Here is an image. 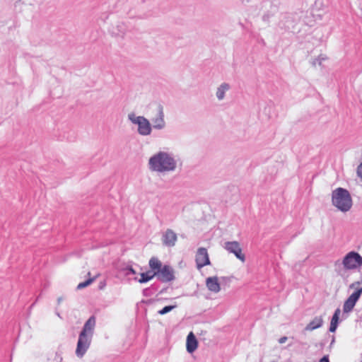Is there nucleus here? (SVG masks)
<instances>
[{"label":"nucleus","instance_id":"1","mask_svg":"<svg viewBox=\"0 0 362 362\" xmlns=\"http://www.w3.org/2000/svg\"><path fill=\"white\" fill-rule=\"evenodd\" d=\"M95 322V317L94 315L90 316L85 322L79 333L76 349V355L78 358H82L90 346Z\"/></svg>","mask_w":362,"mask_h":362},{"label":"nucleus","instance_id":"2","mask_svg":"<svg viewBox=\"0 0 362 362\" xmlns=\"http://www.w3.org/2000/svg\"><path fill=\"white\" fill-rule=\"evenodd\" d=\"M148 165L151 170L163 173L174 171L177 167V162L170 153L159 151L149 158Z\"/></svg>","mask_w":362,"mask_h":362},{"label":"nucleus","instance_id":"3","mask_svg":"<svg viewBox=\"0 0 362 362\" xmlns=\"http://www.w3.org/2000/svg\"><path fill=\"white\" fill-rule=\"evenodd\" d=\"M332 204L342 212H346L352 206V199L349 192L344 188L338 187L332 193Z\"/></svg>","mask_w":362,"mask_h":362},{"label":"nucleus","instance_id":"4","mask_svg":"<svg viewBox=\"0 0 362 362\" xmlns=\"http://www.w3.org/2000/svg\"><path fill=\"white\" fill-rule=\"evenodd\" d=\"M300 17L297 13H284L280 15L278 27L284 32H295Z\"/></svg>","mask_w":362,"mask_h":362},{"label":"nucleus","instance_id":"5","mask_svg":"<svg viewBox=\"0 0 362 362\" xmlns=\"http://www.w3.org/2000/svg\"><path fill=\"white\" fill-rule=\"evenodd\" d=\"M129 120L138 125L137 132L141 136H148L151 134L152 126L148 119L144 116H136L134 113L128 115Z\"/></svg>","mask_w":362,"mask_h":362},{"label":"nucleus","instance_id":"6","mask_svg":"<svg viewBox=\"0 0 362 362\" xmlns=\"http://www.w3.org/2000/svg\"><path fill=\"white\" fill-rule=\"evenodd\" d=\"M342 264L346 269H356L362 265V256L357 252H349L344 256Z\"/></svg>","mask_w":362,"mask_h":362},{"label":"nucleus","instance_id":"7","mask_svg":"<svg viewBox=\"0 0 362 362\" xmlns=\"http://www.w3.org/2000/svg\"><path fill=\"white\" fill-rule=\"evenodd\" d=\"M156 273L158 279L162 282H170L175 279L174 269L168 264L163 265Z\"/></svg>","mask_w":362,"mask_h":362},{"label":"nucleus","instance_id":"8","mask_svg":"<svg viewBox=\"0 0 362 362\" xmlns=\"http://www.w3.org/2000/svg\"><path fill=\"white\" fill-rule=\"evenodd\" d=\"M362 295V287L358 288L354 292H353L349 297L345 300L343 306V310L344 313H349L351 311L356 302Z\"/></svg>","mask_w":362,"mask_h":362},{"label":"nucleus","instance_id":"9","mask_svg":"<svg viewBox=\"0 0 362 362\" xmlns=\"http://www.w3.org/2000/svg\"><path fill=\"white\" fill-rule=\"evenodd\" d=\"M224 248L230 253H233L236 258L242 262L245 261V256L242 253V249L237 241H228L224 244Z\"/></svg>","mask_w":362,"mask_h":362},{"label":"nucleus","instance_id":"10","mask_svg":"<svg viewBox=\"0 0 362 362\" xmlns=\"http://www.w3.org/2000/svg\"><path fill=\"white\" fill-rule=\"evenodd\" d=\"M195 262L199 269L211 264L207 250L205 247H199L197 250Z\"/></svg>","mask_w":362,"mask_h":362},{"label":"nucleus","instance_id":"11","mask_svg":"<svg viewBox=\"0 0 362 362\" xmlns=\"http://www.w3.org/2000/svg\"><path fill=\"white\" fill-rule=\"evenodd\" d=\"M152 129L160 130L165 128V122L164 119L163 107L161 105H158L157 116L152 119Z\"/></svg>","mask_w":362,"mask_h":362},{"label":"nucleus","instance_id":"12","mask_svg":"<svg viewBox=\"0 0 362 362\" xmlns=\"http://www.w3.org/2000/svg\"><path fill=\"white\" fill-rule=\"evenodd\" d=\"M177 235L171 229H167L163 235V243L168 247H173L177 241Z\"/></svg>","mask_w":362,"mask_h":362},{"label":"nucleus","instance_id":"13","mask_svg":"<svg viewBox=\"0 0 362 362\" xmlns=\"http://www.w3.org/2000/svg\"><path fill=\"white\" fill-rule=\"evenodd\" d=\"M198 347V341L192 332H190L187 337L186 349L188 353L192 354Z\"/></svg>","mask_w":362,"mask_h":362},{"label":"nucleus","instance_id":"14","mask_svg":"<svg viewBox=\"0 0 362 362\" xmlns=\"http://www.w3.org/2000/svg\"><path fill=\"white\" fill-rule=\"evenodd\" d=\"M207 288L214 293H218L221 290L220 284L217 276H210L206 280Z\"/></svg>","mask_w":362,"mask_h":362},{"label":"nucleus","instance_id":"15","mask_svg":"<svg viewBox=\"0 0 362 362\" xmlns=\"http://www.w3.org/2000/svg\"><path fill=\"white\" fill-rule=\"evenodd\" d=\"M322 325L323 319L322 316H316L306 325L305 329L307 331H313L315 329L321 327Z\"/></svg>","mask_w":362,"mask_h":362},{"label":"nucleus","instance_id":"16","mask_svg":"<svg viewBox=\"0 0 362 362\" xmlns=\"http://www.w3.org/2000/svg\"><path fill=\"white\" fill-rule=\"evenodd\" d=\"M140 275V279L134 278V280L138 281L140 284H145L152 280L155 276H157V273L149 270L146 272L141 273Z\"/></svg>","mask_w":362,"mask_h":362},{"label":"nucleus","instance_id":"17","mask_svg":"<svg viewBox=\"0 0 362 362\" xmlns=\"http://www.w3.org/2000/svg\"><path fill=\"white\" fill-rule=\"evenodd\" d=\"M151 271L153 272H158L163 267L161 262L156 257H153L148 262Z\"/></svg>","mask_w":362,"mask_h":362},{"label":"nucleus","instance_id":"18","mask_svg":"<svg viewBox=\"0 0 362 362\" xmlns=\"http://www.w3.org/2000/svg\"><path fill=\"white\" fill-rule=\"evenodd\" d=\"M230 86L228 83H223L218 88L216 91V97L219 100H221L225 97V93L229 90Z\"/></svg>","mask_w":362,"mask_h":362},{"label":"nucleus","instance_id":"19","mask_svg":"<svg viewBox=\"0 0 362 362\" xmlns=\"http://www.w3.org/2000/svg\"><path fill=\"white\" fill-rule=\"evenodd\" d=\"M158 286L156 284H152L151 286L146 288L143 290L142 293L146 297L153 296L157 291Z\"/></svg>","mask_w":362,"mask_h":362},{"label":"nucleus","instance_id":"20","mask_svg":"<svg viewBox=\"0 0 362 362\" xmlns=\"http://www.w3.org/2000/svg\"><path fill=\"white\" fill-rule=\"evenodd\" d=\"M177 307V305H166L163 307L161 310L158 311V313L160 315H165L168 313L169 312L172 311L174 308Z\"/></svg>","mask_w":362,"mask_h":362},{"label":"nucleus","instance_id":"21","mask_svg":"<svg viewBox=\"0 0 362 362\" xmlns=\"http://www.w3.org/2000/svg\"><path fill=\"white\" fill-rule=\"evenodd\" d=\"M95 278H96V276H95L93 278H90L83 282H81L80 284H78L77 289H82L83 288L87 287L88 286H89L91 283H93L95 281Z\"/></svg>","mask_w":362,"mask_h":362},{"label":"nucleus","instance_id":"22","mask_svg":"<svg viewBox=\"0 0 362 362\" xmlns=\"http://www.w3.org/2000/svg\"><path fill=\"white\" fill-rule=\"evenodd\" d=\"M341 313V310L339 308H337L332 317L331 322L334 323H339V315Z\"/></svg>","mask_w":362,"mask_h":362},{"label":"nucleus","instance_id":"23","mask_svg":"<svg viewBox=\"0 0 362 362\" xmlns=\"http://www.w3.org/2000/svg\"><path fill=\"white\" fill-rule=\"evenodd\" d=\"M327 59V57L323 55V54H320L318 56L317 58H315L313 62H312V64L313 66H315L317 64H319V65H321L322 64V61L325 60Z\"/></svg>","mask_w":362,"mask_h":362},{"label":"nucleus","instance_id":"24","mask_svg":"<svg viewBox=\"0 0 362 362\" xmlns=\"http://www.w3.org/2000/svg\"><path fill=\"white\" fill-rule=\"evenodd\" d=\"M123 271L124 272L125 275H127V276L130 275V274H136L134 269L132 266H129V265L125 267L123 269Z\"/></svg>","mask_w":362,"mask_h":362},{"label":"nucleus","instance_id":"25","mask_svg":"<svg viewBox=\"0 0 362 362\" xmlns=\"http://www.w3.org/2000/svg\"><path fill=\"white\" fill-rule=\"evenodd\" d=\"M338 325H339L338 323H334V322H330V326L329 328V331L330 332H334L337 330Z\"/></svg>","mask_w":362,"mask_h":362},{"label":"nucleus","instance_id":"26","mask_svg":"<svg viewBox=\"0 0 362 362\" xmlns=\"http://www.w3.org/2000/svg\"><path fill=\"white\" fill-rule=\"evenodd\" d=\"M338 325H339L338 323H334V322H330V326L329 328V331L330 332H334L337 330Z\"/></svg>","mask_w":362,"mask_h":362},{"label":"nucleus","instance_id":"27","mask_svg":"<svg viewBox=\"0 0 362 362\" xmlns=\"http://www.w3.org/2000/svg\"><path fill=\"white\" fill-rule=\"evenodd\" d=\"M357 175L362 180V163H361L357 168Z\"/></svg>","mask_w":362,"mask_h":362},{"label":"nucleus","instance_id":"28","mask_svg":"<svg viewBox=\"0 0 362 362\" xmlns=\"http://www.w3.org/2000/svg\"><path fill=\"white\" fill-rule=\"evenodd\" d=\"M107 284H106V281L105 280H103L101 281H100L99 284H98V289L99 290H103L105 288Z\"/></svg>","mask_w":362,"mask_h":362},{"label":"nucleus","instance_id":"29","mask_svg":"<svg viewBox=\"0 0 362 362\" xmlns=\"http://www.w3.org/2000/svg\"><path fill=\"white\" fill-rule=\"evenodd\" d=\"M319 362H329V358L328 355L323 356L319 361Z\"/></svg>","mask_w":362,"mask_h":362},{"label":"nucleus","instance_id":"30","mask_svg":"<svg viewBox=\"0 0 362 362\" xmlns=\"http://www.w3.org/2000/svg\"><path fill=\"white\" fill-rule=\"evenodd\" d=\"M270 18V15L269 13H266L262 16V20L264 22H268Z\"/></svg>","mask_w":362,"mask_h":362},{"label":"nucleus","instance_id":"31","mask_svg":"<svg viewBox=\"0 0 362 362\" xmlns=\"http://www.w3.org/2000/svg\"><path fill=\"white\" fill-rule=\"evenodd\" d=\"M287 339H288V338L286 337H282L279 339V343L284 344L286 341Z\"/></svg>","mask_w":362,"mask_h":362},{"label":"nucleus","instance_id":"32","mask_svg":"<svg viewBox=\"0 0 362 362\" xmlns=\"http://www.w3.org/2000/svg\"><path fill=\"white\" fill-rule=\"evenodd\" d=\"M358 285V284H356V281L352 283L350 286H349V288H354L356 287V286Z\"/></svg>","mask_w":362,"mask_h":362},{"label":"nucleus","instance_id":"33","mask_svg":"<svg viewBox=\"0 0 362 362\" xmlns=\"http://www.w3.org/2000/svg\"><path fill=\"white\" fill-rule=\"evenodd\" d=\"M356 284H362V274H361V276L360 280H359V281H356Z\"/></svg>","mask_w":362,"mask_h":362},{"label":"nucleus","instance_id":"34","mask_svg":"<svg viewBox=\"0 0 362 362\" xmlns=\"http://www.w3.org/2000/svg\"><path fill=\"white\" fill-rule=\"evenodd\" d=\"M322 1H323V0H317V1H315V6H317V5H318L320 3L321 4V3L322 2Z\"/></svg>","mask_w":362,"mask_h":362},{"label":"nucleus","instance_id":"35","mask_svg":"<svg viewBox=\"0 0 362 362\" xmlns=\"http://www.w3.org/2000/svg\"><path fill=\"white\" fill-rule=\"evenodd\" d=\"M335 341V337L334 336H332V341L330 343V346H332Z\"/></svg>","mask_w":362,"mask_h":362},{"label":"nucleus","instance_id":"36","mask_svg":"<svg viewBox=\"0 0 362 362\" xmlns=\"http://www.w3.org/2000/svg\"><path fill=\"white\" fill-rule=\"evenodd\" d=\"M62 297L58 298V299H57L58 304H59L62 302Z\"/></svg>","mask_w":362,"mask_h":362},{"label":"nucleus","instance_id":"37","mask_svg":"<svg viewBox=\"0 0 362 362\" xmlns=\"http://www.w3.org/2000/svg\"><path fill=\"white\" fill-rule=\"evenodd\" d=\"M57 316H59V317H61V316H60V315H59V313H57Z\"/></svg>","mask_w":362,"mask_h":362}]
</instances>
